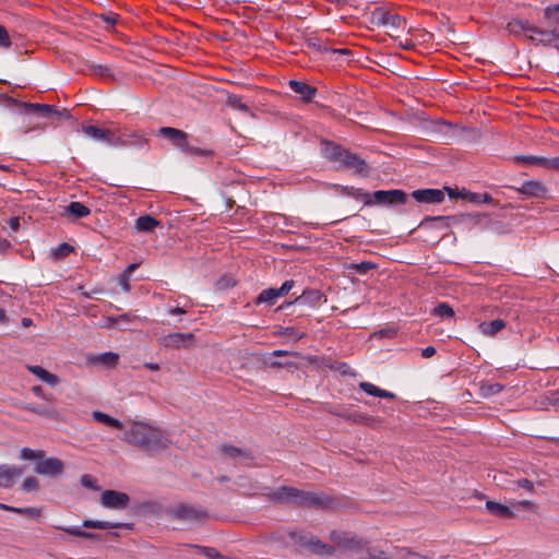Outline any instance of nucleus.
Returning a JSON list of instances; mask_svg holds the SVG:
<instances>
[{
    "label": "nucleus",
    "mask_w": 559,
    "mask_h": 559,
    "mask_svg": "<svg viewBox=\"0 0 559 559\" xmlns=\"http://www.w3.org/2000/svg\"><path fill=\"white\" fill-rule=\"evenodd\" d=\"M17 106L24 109V114L43 117L46 119H70L71 115L67 109L59 110L53 105L17 102Z\"/></svg>",
    "instance_id": "9"
},
{
    "label": "nucleus",
    "mask_w": 559,
    "mask_h": 559,
    "mask_svg": "<svg viewBox=\"0 0 559 559\" xmlns=\"http://www.w3.org/2000/svg\"><path fill=\"white\" fill-rule=\"evenodd\" d=\"M82 131L90 138L106 143L110 146H118L124 144L120 138H118V130L116 129H103L96 126H83Z\"/></svg>",
    "instance_id": "10"
},
{
    "label": "nucleus",
    "mask_w": 559,
    "mask_h": 559,
    "mask_svg": "<svg viewBox=\"0 0 559 559\" xmlns=\"http://www.w3.org/2000/svg\"><path fill=\"white\" fill-rule=\"evenodd\" d=\"M23 474V468L15 465H0V487L11 488L15 484V479Z\"/></svg>",
    "instance_id": "18"
},
{
    "label": "nucleus",
    "mask_w": 559,
    "mask_h": 559,
    "mask_svg": "<svg viewBox=\"0 0 559 559\" xmlns=\"http://www.w3.org/2000/svg\"><path fill=\"white\" fill-rule=\"evenodd\" d=\"M295 286V282L293 280L285 281L281 287L275 288V293L277 297H282L287 295L290 289Z\"/></svg>",
    "instance_id": "55"
},
{
    "label": "nucleus",
    "mask_w": 559,
    "mask_h": 559,
    "mask_svg": "<svg viewBox=\"0 0 559 559\" xmlns=\"http://www.w3.org/2000/svg\"><path fill=\"white\" fill-rule=\"evenodd\" d=\"M63 530L73 536L83 537L86 539H94L97 537L96 534L82 531L80 527H68V528H63Z\"/></svg>",
    "instance_id": "49"
},
{
    "label": "nucleus",
    "mask_w": 559,
    "mask_h": 559,
    "mask_svg": "<svg viewBox=\"0 0 559 559\" xmlns=\"http://www.w3.org/2000/svg\"><path fill=\"white\" fill-rule=\"evenodd\" d=\"M545 19L559 25V4L547 7L544 10Z\"/></svg>",
    "instance_id": "46"
},
{
    "label": "nucleus",
    "mask_w": 559,
    "mask_h": 559,
    "mask_svg": "<svg viewBox=\"0 0 559 559\" xmlns=\"http://www.w3.org/2000/svg\"><path fill=\"white\" fill-rule=\"evenodd\" d=\"M93 417H94L95 420H97V421H99L102 424H105L106 426L114 427V428H117V429H122L123 428V424L120 420H118V419H116V418H114V417H111V416H109V415H107L105 413L96 411V412L93 413Z\"/></svg>",
    "instance_id": "34"
},
{
    "label": "nucleus",
    "mask_w": 559,
    "mask_h": 559,
    "mask_svg": "<svg viewBox=\"0 0 559 559\" xmlns=\"http://www.w3.org/2000/svg\"><path fill=\"white\" fill-rule=\"evenodd\" d=\"M527 39L536 45L551 46L554 43H559V29L557 27L543 29L533 25Z\"/></svg>",
    "instance_id": "14"
},
{
    "label": "nucleus",
    "mask_w": 559,
    "mask_h": 559,
    "mask_svg": "<svg viewBox=\"0 0 559 559\" xmlns=\"http://www.w3.org/2000/svg\"><path fill=\"white\" fill-rule=\"evenodd\" d=\"M99 19L107 25V27H114L118 21V15L115 13H103Z\"/></svg>",
    "instance_id": "58"
},
{
    "label": "nucleus",
    "mask_w": 559,
    "mask_h": 559,
    "mask_svg": "<svg viewBox=\"0 0 559 559\" xmlns=\"http://www.w3.org/2000/svg\"><path fill=\"white\" fill-rule=\"evenodd\" d=\"M38 480L35 477L31 476L24 479V481L22 483V489L27 492L34 491L38 488Z\"/></svg>",
    "instance_id": "54"
},
{
    "label": "nucleus",
    "mask_w": 559,
    "mask_h": 559,
    "mask_svg": "<svg viewBox=\"0 0 559 559\" xmlns=\"http://www.w3.org/2000/svg\"><path fill=\"white\" fill-rule=\"evenodd\" d=\"M506 328V321L502 319H495L490 322H481L478 329L481 334L486 336H495L501 330Z\"/></svg>",
    "instance_id": "29"
},
{
    "label": "nucleus",
    "mask_w": 559,
    "mask_h": 559,
    "mask_svg": "<svg viewBox=\"0 0 559 559\" xmlns=\"http://www.w3.org/2000/svg\"><path fill=\"white\" fill-rule=\"evenodd\" d=\"M511 485H512V487H511L512 490H515L516 488H524L530 492H532L534 490L533 481L528 480L527 478L511 480Z\"/></svg>",
    "instance_id": "48"
},
{
    "label": "nucleus",
    "mask_w": 559,
    "mask_h": 559,
    "mask_svg": "<svg viewBox=\"0 0 559 559\" xmlns=\"http://www.w3.org/2000/svg\"><path fill=\"white\" fill-rule=\"evenodd\" d=\"M330 414H333L335 416H338L343 419H345L347 423H350V424H356V425H361L364 419H366V414L365 413H358V412H355V413H336L335 411H330Z\"/></svg>",
    "instance_id": "36"
},
{
    "label": "nucleus",
    "mask_w": 559,
    "mask_h": 559,
    "mask_svg": "<svg viewBox=\"0 0 559 559\" xmlns=\"http://www.w3.org/2000/svg\"><path fill=\"white\" fill-rule=\"evenodd\" d=\"M408 199L406 192L400 189L378 190L371 193V205H396L405 204Z\"/></svg>",
    "instance_id": "11"
},
{
    "label": "nucleus",
    "mask_w": 559,
    "mask_h": 559,
    "mask_svg": "<svg viewBox=\"0 0 559 559\" xmlns=\"http://www.w3.org/2000/svg\"><path fill=\"white\" fill-rule=\"evenodd\" d=\"M518 191L526 197L544 198L547 192V188L538 180H528L523 182Z\"/></svg>",
    "instance_id": "20"
},
{
    "label": "nucleus",
    "mask_w": 559,
    "mask_h": 559,
    "mask_svg": "<svg viewBox=\"0 0 559 559\" xmlns=\"http://www.w3.org/2000/svg\"><path fill=\"white\" fill-rule=\"evenodd\" d=\"M431 313L433 316H436V317L441 318V319H450V318L454 317L453 308L449 304H447V302H441L438 306H436L432 309Z\"/></svg>",
    "instance_id": "38"
},
{
    "label": "nucleus",
    "mask_w": 559,
    "mask_h": 559,
    "mask_svg": "<svg viewBox=\"0 0 559 559\" xmlns=\"http://www.w3.org/2000/svg\"><path fill=\"white\" fill-rule=\"evenodd\" d=\"M130 497L126 492L107 489L100 496V503L104 508L111 510H123L128 507Z\"/></svg>",
    "instance_id": "12"
},
{
    "label": "nucleus",
    "mask_w": 559,
    "mask_h": 559,
    "mask_svg": "<svg viewBox=\"0 0 559 559\" xmlns=\"http://www.w3.org/2000/svg\"><path fill=\"white\" fill-rule=\"evenodd\" d=\"M23 515H27L32 519H38L40 516V510L34 507H27L24 508Z\"/></svg>",
    "instance_id": "63"
},
{
    "label": "nucleus",
    "mask_w": 559,
    "mask_h": 559,
    "mask_svg": "<svg viewBox=\"0 0 559 559\" xmlns=\"http://www.w3.org/2000/svg\"><path fill=\"white\" fill-rule=\"evenodd\" d=\"M277 298L278 297L275 293V288L271 287V288L263 289L259 294V296L255 298L254 304L255 305H261V304L274 305Z\"/></svg>",
    "instance_id": "35"
},
{
    "label": "nucleus",
    "mask_w": 559,
    "mask_h": 559,
    "mask_svg": "<svg viewBox=\"0 0 559 559\" xmlns=\"http://www.w3.org/2000/svg\"><path fill=\"white\" fill-rule=\"evenodd\" d=\"M182 153L192 155V156H204V157H210V156L214 155V152L212 150L192 146L189 144V142L187 143V147H185Z\"/></svg>",
    "instance_id": "43"
},
{
    "label": "nucleus",
    "mask_w": 559,
    "mask_h": 559,
    "mask_svg": "<svg viewBox=\"0 0 559 559\" xmlns=\"http://www.w3.org/2000/svg\"><path fill=\"white\" fill-rule=\"evenodd\" d=\"M118 138H120V140H122L126 143L119 144L117 147H121V146L142 147L143 145H145L147 143V140L143 135L139 134L135 131H124V132L118 131Z\"/></svg>",
    "instance_id": "24"
},
{
    "label": "nucleus",
    "mask_w": 559,
    "mask_h": 559,
    "mask_svg": "<svg viewBox=\"0 0 559 559\" xmlns=\"http://www.w3.org/2000/svg\"><path fill=\"white\" fill-rule=\"evenodd\" d=\"M357 559H386L385 552L376 547L367 546Z\"/></svg>",
    "instance_id": "40"
},
{
    "label": "nucleus",
    "mask_w": 559,
    "mask_h": 559,
    "mask_svg": "<svg viewBox=\"0 0 559 559\" xmlns=\"http://www.w3.org/2000/svg\"><path fill=\"white\" fill-rule=\"evenodd\" d=\"M382 420L378 417L369 416L366 414V419H364L361 425H366L368 427L374 428L380 425Z\"/></svg>",
    "instance_id": "62"
},
{
    "label": "nucleus",
    "mask_w": 559,
    "mask_h": 559,
    "mask_svg": "<svg viewBox=\"0 0 559 559\" xmlns=\"http://www.w3.org/2000/svg\"><path fill=\"white\" fill-rule=\"evenodd\" d=\"M119 285L124 292H130V277L127 274L119 275Z\"/></svg>",
    "instance_id": "64"
},
{
    "label": "nucleus",
    "mask_w": 559,
    "mask_h": 559,
    "mask_svg": "<svg viewBox=\"0 0 559 559\" xmlns=\"http://www.w3.org/2000/svg\"><path fill=\"white\" fill-rule=\"evenodd\" d=\"M156 136L168 140L175 147L181 152L187 147L189 134L180 129L173 127H162L155 132Z\"/></svg>",
    "instance_id": "13"
},
{
    "label": "nucleus",
    "mask_w": 559,
    "mask_h": 559,
    "mask_svg": "<svg viewBox=\"0 0 559 559\" xmlns=\"http://www.w3.org/2000/svg\"><path fill=\"white\" fill-rule=\"evenodd\" d=\"M514 160L522 165H536L543 167L544 157L534 155H519L514 157Z\"/></svg>",
    "instance_id": "42"
},
{
    "label": "nucleus",
    "mask_w": 559,
    "mask_h": 559,
    "mask_svg": "<svg viewBox=\"0 0 559 559\" xmlns=\"http://www.w3.org/2000/svg\"><path fill=\"white\" fill-rule=\"evenodd\" d=\"M288 538L297 546L300 551H309L313 555L332 557L336 551V547L332 545H328L321 542L317 536L311 534L310 532L299 530V531H288Z\"/></svg>",
    "instance_id": "4"
},
{
    "label": "nucleus",
    "mask_w": 559,
    "mask_h": 559,
    "mask_svg": "<svg viewBox=\"0 0 559 559\" xmlns=\"http://www.w3.org/2000/svg\"><path fill=\"white\" fill-rule=\"evenodd\" d=\"M80 483L85 488L93 489V490L99 489L98 486H96L95 478L92 475H88V474L82 475Z\"/></svg>",
    "instance_id": "53"
},
{
    "label": "nucleus",
    "mask_w": 559,
    "mask_h": 559,
    "mask_svg": "<svg viewBox=\"0 0 559 559\" xmlns=\"http://www.w3.org/2000/svg\"><path fill=\"white\" fill-rule=\"evenodd\" d=\"M358 386L360 390H362L364 392H366L367 394L372 395V396L388 399V400L396 399L395 393L380 389L370 382H366V381L360 382Z\"/></svg>",
    "instance_id": "27"
},
{
    "label": "nucleus",
    "mask_w": 559,
    "mask_h": 559,
    "mask_svg": "<svg viewBox=\"0 0 559 559\" xmlns=\"http://www.w3.org/2000/svg\"><path fill=\"white\" fill-rule=\"evenodd\" d=\"M91 75L99 76L103 79H111L112 73L109 67L103 64L91 63L87 66Z\"/></svg>",
    "instance_id": "37"
},
{
    "label": "nucleus",
    "mask_w": 559,
    "mask_h": 559,
    "mask_svg": "<svg viewBox=\"0 0 559 559\" xmlns=\"http://www.w3.org/2000/svg\"><path fill=\"white\" fill-rule=\"evenodd\" d=\"M27 409L31 411L32 413H35V414H38L41 416H50L51 415V412L49 409H47L46 407H43L40 405H29V406H27Z\"/></svg>",
    "instance_id": "61"
},
{
    "label": "nucleus",
    "mask_w": 559,
    "mask_h": 559,
    "mask_svg": "<svg viewBox=\"0 0 559 559\" xmlns=\"http://www.w3.org/2000/svg\"><path fill=\"white\" fill-rule=\"evenodd\" d=\"M341 193L364 202V205L371 206V193L353 186H341Z\"/></svg>",
    "instance_id": "25"
},
{
    "label": "nucleus",
    "mask_w": 559,
    "mask_h": 559,
    "mask_svg": "<svg viewBox=\"0 0 559 559\" xmlns=\"http://www.w3.org/2000/svg\"><path fill=\"white\" fill-rule=\"evenodd\" d=\"M160 222L151 215H143L135 219V229L140 233H152Z\"/></svg>",
    "instance_id": "28"
},
{
    "label": "nucleus",
    "mask_w": 559,
    "mask_h": 559,
    "mask_svg": "<svg viewBox=\"0 0 559 559\" xmlns=\"http://www.w3.org/2000/svg\"><path fill=\"white\" fill-rule=\"evenodd\" d=\"M330 539L338 549L355 554L361 552L369 545L367 539L345 531H332L330 533Z\"/></svg>",
    "instance_id": "7"
},
{
    "label": "nucleus",
    "mask_w": 559,
    "mask_h": 559,
    "mask_svg": "<svg viewBox=\"0 0 559 559\" xmlns=\"http://www.w3.org/2000/svg\"><path fill=\"white\" fill-rule=\"evenodd\" d=\"M543 167L547 169L559 170V157L546 158L544 157Z\"/></svg>",
    "instance_id": "60"
},
{
    "label": "nucleus",
    "mask_w": 559,
    "mask_h": 559,
    "mask_svg": "<svg viewBox=\"0 0 559 559\" xmlns=\"http://www.w3.org/2000/svg\"><path fill=\"white\" fill-rule=\"evenodd\" d=\"M323 294L318 289L304 290L301 295L297 296L294 301H286L280 306V309H285L292 305H307L309 307H316L323 298Z\"/></svg>",
    "instance_id": "16"
},
{
    "label": "nucleus",
    "mask_w": 559,
    "mask_h": 559,
    "mask_svg": "<svg viewBox=\"0 0 559 559\" xmlns=\"http://www.w3.org/2000/svg\"><path fill=\"white\" fill-rule=\"evenodd\" d=\"M411 195L417 202L425 204H440L445 199L443 190L431 188L414 190Z\"/></svg>",
    "instance_id": "15"
},
{
    "label": "nucleus",
    "mask_w": 559,
    "mask_h": 559,
    "mask_svg": "<svg viewBox=\"0 0 559 559\" xmlns=\"http://www.w3.org/2000/svg\"><path fill=\"white\" fill-rule=\"evenodd\" d=\"M288 531L286 532H282V531H277V532H274L271 534V540L273 542H276V543H281L285 546H287V542H286V538L288 537V534H287Z\"/></svg>",
    "instance_id": "59"
},
{
    "label": "nucleus",
    "mask_w": 559,
    "mask_h": 559,
    "mask_svg": "<svg viewBox=\"0 0 559 559\" xmlns=\"http://www.w3.org/2000/svg\"><path fill=\"white\" fill-rule=\"evenodd\" d=\"M281 334L285 335V336L294 337L296 340H300L306 336V333L299 332L294 326L284 328L283 331L281 332Z\"/></svg>",
    "instance_id": "56"
},
{
    "label": "nucleus",
    "mask_w": 559,
    "mask_h": 559,
    "mask_svg": "<svg viewBox=\"0 0 559 559\" xmlns=\"http://www.w3.org/2000/svg\"><path fill=\"white\" fill-rule=\"evenodd\" d=\"M219 452H221V454H223L227 457H230V459H237V457H241L243 460H252L253 459L252 451H250L248 449L237 448L233 444H227V443H224L219 447Z\"/></svg>",
    "instance_id": "22"
},
{
    "label": "nucleus",
    "mask_w": 559,
    "mask_h": 559,
    "mask_svg": "<svg viewBox=\"0 0 559 559\" xmlns=\"http://www.w3.org/2000/svg\"><path fill=\"white\" fill-rule=\"evenodd\" d=\"M306 46L310 49H313L314 51H325L326 49L322 46V43L317 37H309L305 41Z\"/></svg>",
    "instance_id": "52"
},
{
    "label": "nucleus",
    "mask_w": 559,
    "mask_h": 559,
    "mask_svg": "<svg viewBox=\"0 0 559 559\" xmlns=\"http://www.w3.org/2000/svg\"><path fill=\"white\" fill-rule=\"evenodd\" d=\"M166 514L173 520L190 523H203L210 516L207 511L198 509L188 503H179L168 508Z\"/></svg>",
    "instance_id": "8"
},
{
    "label": "nucleus",
    "mask_w": 559,
    "mask_h": 559,
    "mask_svg": "<svg viewBox=\"0 0 559 559\" xmlns=\"http://www.w3.org/2000/svg\"><path fill=\"white\" fill-rule=\"evenodd\" d=\"M449 219L453 224H467L472 226H478L484 229H492L499 231V221L492 219L487 214L480 213H465L451 216H426V221H442L449 224Z\"/></svg>",
    "instance_id": "6"
},
{
    "label": "nucleus",
    "mask_w": 559,
    "mask_h": 559,
    "mask_svg": "<svg viewBox=\"0 0 559 559\" xmlns=\"http://www.w3.org/2000/svg\"><path fill=\"white\" fill-rule=\"evenodd\" d=\"M12 45L7 28L0 25V48H10Z\"/></svg>",
    "instance_id": "57"
},
{
    "label": "nucleus",
    "mask_w": 559,
    "mask_h": 559,
    "mask_svg": "<svg viewBox=\"0 0 559 559\" xmlns=\"http://www.w3.org/2000/svg\"><path fill=\"white\" fill-rule=\"evenodd\" d=\"M118 360H119V355L116 353H111V352L100 354L96 358V362H99L107 367H115L118 364Z\"/></svg>",
    "instance_id": "41"
},
{
    "label": "nucleus",
    "mask_w": 559,
    "mask_h": 559,
    "mask_svg": "<svg viewBox=\"0 0 559 559\" xmlns=\"http://www.w3.org/2000/svg\"><path fill=\"white\" fill-rule=\"evenodd\" d=\"M373 19L377 20L378 25L390 26L392 28H401L405 25L404 17L396 13L378 9L373 12Z\"/></svg>",
    "instance_id": "17"
},
{
    "label": "nucleus",
    "mask_w": 559,
    "mask_h": 559,
    "mask_svg": "<svg viewBox=\"0 0 559 559\" xmlns=\"http://www.w3.org/2000/svg\"><path fill=\"white\" fill-rule=\"evenodd\" d=\"M82 525L87 528H97V530L122 528V527L131 530L133 526V524H131V523L94 521V520H85V521H83Z\"/></svg>",
    "instance_id": "26"
},
{
    "label": "nucleus",
    "mask_w": 559,
    "mask_h": 559,
    "mask_svg": "<svg viewBox=\"0 0 559 559\" xmlns=\"http://www.w3.org/2000/svg\"><path fill=\"white\" fill-rule=\"evenodd\" d=\"M321 145L324 158L335 164L337 169H350L364 177L369 175L370 167L359 155L332 141H322Z\"/></svg>",
    "instance_id": "3"
},
{
    "label": "nucleus",
    "mask_w": 559,
    "mask_h": 559,
    "mask_svg": "<svg viewBox=\"0 0 559 559\" xmlns=\"http://www.w3.org/2000/svg\"><path fill=\"white\" fill-rule=\"evenodd\" d=\"M227 105L241 112L250 114L249 106L242 103L241 97L238 95L229 94L227 96Z\"/></svg>",
    "instance_id": "39"
},
{
    "label": "nucleus",
    "mask_w": 559,
    "mask_h": 559,
    "mask_svg": "<svg viewBox=\"0 0 559 559\" xmlns=\"http://www.w3.org/2000/svg\"><path fill=\"white\" fill-rule=\"evenodd\" d=\"M21 459L37 460L35 464V473L49 477L61 476L64 472V463L58 457L45 459V451L23 448L21 450Z\"/></svg>",
    "instance_id": "5"
},
{
    "label": "nucleus",
    "mask_w": 559,
    "mask_h": 559,
    "mask_svg": "<svg viewBox=\"0 0 559 559\" xmlns=\"http://www.w3.org/2000/svg\"><path fill=\"white\" fill-rule=\"evenodd\" d=\"M73 250L74 248L71 245L63 242L52 250V255L56 260H61L67 258Z\"/></svg>",
    "instance_id": "44"
},
{
    "label": "nucleus",
    "mask_w": 559,
    "mask_h": 559,
    "mask_svg": "<svg viewBox=\"0 0 559 559\" xmlns=\"http://www.w3.org/2000/svg\"><path fill=\"white\" fill-rule=\"evenodd\" d=\"M531 29H533V25L526 20L514 19L507 24V31L513 36L524 35L527 38Z\"/></svg>",
    "instance_id": "23"
},
{
    "label": "nucleus",
    "mask_w": 559,
    "mask_h": 559,
    "mask_svg": "<svg viewBox=\"0 0 559 559\" xmlns=\"http://www.w3.org/2000/svg\"><path fill=\"white\" fill-rule=\"evenodd\" d=\"M377 265L369 261H362L350 265V270H354L358 274H367L369 271L376 269Z\"/></svg>",
    "instance_id": "45"
},
{
    "label": "nucleus",
    "mask_w": 559,
    "mask_h": 559,
    "mask_svg": "<svg viewBox=\"0 0 559 559\" xmlns=\"http://www.w3.org/2000/svg\"><path fill=\"white\" fill-rule=\"evenodd\" d=\"M28 370L33 374L38 377L41 381H44L50 385H56L59 382V379L56 374L50 373L49 371H47L46 369H44L40 366H29Z\"/></svg>",
    "instance_id": "32"
},
{
    "label": "nucleus",
    "mask_w": 559,
    "mask_h": 559,
    "mask_svg": "<svg viewBox=\"0 0 559 559\" xmlns=\"http://www.w3.org/2000/svg\"><path fill=\"white\" fill-rule=\"evenodd\" d=\"M269 497L275 502L304 509L330 511L338 507L337 499L323 491H308L292 486H281L270 493Z\"/></svg>",
    "instance_id": "1"
},
{
    "label": "nucleus",
    "mask_w": 559,
    "mask_h": 559,
    "mask_svg": "<svg viewBox=\"0 0 559 559\" xmlns=\"http://www.w3.org/2000/svg\"><path fill=\"white\" fill-rule=\"evenodd\" d=\"M64 213L74 218H83L91 214V210L83 203L73 201L64 207Z\"/></svg>",
    "instance_id": "31"
},
{
    "label": "nucleus",
    "mask_w": 559,
    "mask_h": 559,
    "mask_svg": "<svg viewBox=\"0 0 559 559\" xmlns=\"http://www.w3.org/2000/svg\"><path fill=\"white\" fill-rule=\"evenodd\" d=\"M503 390V385L500 383L481 382L479 384V395L484 399H488L500 393Z\"/></svg>",
    "instance_id": "33"
},
{
    "label": "nucleus",
    "mask_w": 559,
    "mask_h": 559,
    "mask_svg": "<svg viewBox=\"0 0 559 559\" xmlns=\"http://www.w3.org/2000/svg\"><path fill=\"white\" fill-rule=\"evenodd\" d=\"M486 508L491 514L498 518L510 519L514 516L513 511L509 507L496 501H487Z\"/></svg>",
    "instance_id": "30"
},
{
    "label": "nucleus",
    "mask_w": 559,
    "mask_h": 559,
    "mask_svg": "<svg viewBox=\"0 0 559 559\" xmlns=\"http://www.w3.org/2000/svg\"><path fill=\"white\" fill-rule=\"evenodd\" d=\"M236 286V281L227 275H223L219 277L216 282V288L217 289H228Z\"/></svg>",
    "instance_id": "50"
},
{
    "label": "nucleus",
    "mask_w": 559,
    "mask_h": 559,
    "mask_svg": "<svg viewBox=\"0 0 559 559\" xmlns=\"http://www.w3.org/2000/svg\"><path fill=\"white\" fill-rule=\"evenodd\" d=\"M288 85L294 93L300 96L304 103H311L318 93L317 87L301 81L290 80Z\"/></svg>",
    "instance_id": "19"
},
{
    "label": "nucleus",
    "mask_w": 559,
    "mask_h": 559,
    "mask_svg": "<svg viewBox=\"0 0 559 559\" xmlns=\"http://www.w3.org/2000/svg\"><path fill=\"white\" fill-rule=\"evenodd\" d=\"M121 439L131 445L142 449L148 455L160 453L168 449L171 443L163 430L143 423L133 424Z\"/></svg>",
    "instance_id": "2"
},
{
    "label": "nucleus",
    "mask_w": 559,
    "mask_h": 559,
    "mask_svg": "<svg viewBox=\"0 0 559 559\" xmlns=\"http://www.w3.org/2000/svg\"><path fill=\"white\" fill-rule=\"evenodd\" d=\"M209 559H222V555L213 547L195 546Z\"/></svg>",
    "instance_id": "51"
},
{
    "label": "nucleus",
    "mask_w": 559,
    "mask_h": 559,
    "mask_svg": "<svg viewBox=\"0 0 559 559\" xmlns=\"http://www.w3.org/2000/svg\"><path fill=\"white\" fill-rule=\"evenodd\" d=\"M194 335L192 333H170L163 338L166 347H187L189 342H192Z\"/></svg>",
    "instance_id": "21"
},
{
    "label": "nucleus",
    "mask_w": 559,
    "mask_h": 559,
    "mask_svg": "<svg viewBox=\"0 0 559 559\" xmlns=\"http://www.w3.org/2000/svg\"><path fill=\"white\" fill-rule=\"evenodd\" d=\"M493 480H495L496 485L501 488L511 489V487H512V485H511L512 479H509L508 475L503 472H499V473L495 474Z\"/></svg>",
    "instance_id": "47"
}]
</instances>
